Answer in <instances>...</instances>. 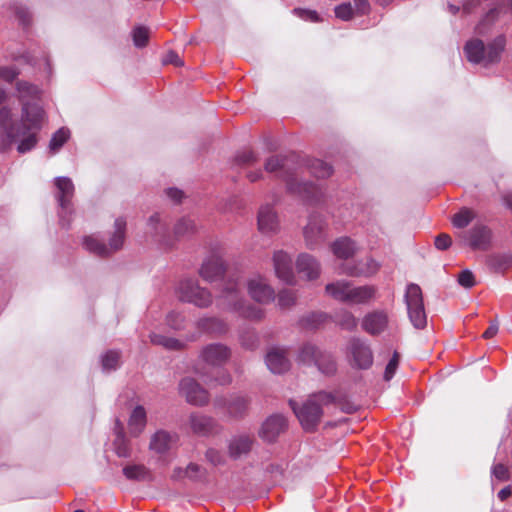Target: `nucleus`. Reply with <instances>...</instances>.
<instances>
[{
    "instance_id": "obj_1",
    "label": "nucleus",
    "mask_w": 512,
    "mask_h": 512,
    "mask_svg": "<svg viewBox=\"0 0 512 512\" xmlns=\"http://www.w3.org/2000/svg\"><path fill=\"white\" fill-rule=\"evenodd\" d=\"M16 90L22 103L20 122H14L12 111L4 106L0 109V144L7 149L17 144L19 153H26L32 150L37 143V133L42 127L45 119L44 110L29 100L36 99L40 90L36 85L27 81H18Z\"/></svg>"
},
{
    "instance_id": "obj_2",
    "label": "nucleus",
    "mask_w": 512,
    "mask_h": 512,
    "mask_svg": "<svg viewBox=\"0 0 512 512\" xmlns=\"http://www.w3.org/2000/svg\"><path fill=\"white\" fill-rule=\"evenodd\" d=\"M226 264L218 254L208 256L199 270L200 276L209 283L220 281L216 287V307L223 312L235 313L249 320H261L264 310L249 303L242 293V281L238 273L224 278Z\"/></svg>"
},
{
    "instance_id": "obj_3",
    "label": "nucleus",
    "mask_w": 512,
    "mask_h": 512,
    "mask_svg": "<svg viewBox=\"0 0 512 512\" xmlns=\"http://www.w3.org/2000/svg\"><path fill=\"white\" fill-rule=\"evenodd\" d=\"M265 170L276 173L285 181L289 193L309 204H318L325 196V188L322 185L302 180V169L294 166L291 158L271 156L265 163Z\"/></svg>"
},
{
    "instance_id": "obj_4",
    "label": "nucleus",
    "mask_w": 512,
    "mask_h": 512,
    "mask_svg": "<svg viewBox=\"0 0 512 512\" xmlns=\"http://www.w3.org/2000/svg\"><path fill=\"white\" fill-rule=\"evenodd\" d=\"M506 43L507 39L504 34L496 36L487 45L481 39L475 37L466 42L464 54L469 62L487 67L501 60Z\"/></svg>"
},
{
    "instance_id": "obj_5",
    "label": "nucleus",
    "mask_w": 512,
    "mask_h": 512,
    "mask_svg": "<svg viewBox=\"0 0 512 512\" xmlns=\"http://www.w3.org/2000/svg\"><path fill=\"white\" fill-rule=\"evenodd\" d=\"M334 401V396L331 393L319 392L312 395L301 408L296 406V403L290 400L289 404L299 419L302 427L305 430H313L320 422L323 414V406H326Z\"/></svg>"
},
{
    "instance_id": "obj_6",
    "label": "nucleus",
    "mask_w": 512,
    "mask_h": 512,
    "mask_svg": "<svg viewBox=\"0 0 512 512\" xmlns=\"http://www.w3.org/2000/svg\"><path fill=\"white\" fill-rule=\"evenodd\" d=\"M176 294L180 301L199 308H207L213 303L212 293L207 288L201 287L193 278L180 280L176 286Z\"/></svg>"
},
{
    "instance_id": "obj_7",
    "label": "nucleus",
    "mask_w": 512,
    "mask_h": 512,
    "mask_svg": "<svg viewBox=\"0 0 512 512\" xmlns=\"http://www.w3.org/2000/svg\"><path fill=\"white\" fill-rule=\"evenodd\" d=\"M404 298L412 325L417 329L424 328L427 324V317L420 286L415 283L408 284Z\"/></svg>"
},
{
    "instance_id": "obj_8",
    "label": "nucleus",
    "mask_w": 512,
    "mask_h": 512,
    "mask_svg": "<svg viewBox=\"0 0 512 512\" xmlns=\"http://www.w3.org/2000/svg\"><path fill=\"white\" fill-rule=\"evenodd\" d=\"M465 245L472 250L487 251L493 245V231L484 222H475L471 228L459 234Z\"/></svg>"
},
{
    "instance_id": "obj_9",
    "label": "nucleus",
    "mask_w": 512,
    "mask_h": 512,
    "mask_svg": "<svg viewBox=\"0 0 512 512\" xmlns=\"http://www.w3.org/2000/svg\"><path fill=\"white\" fill-rule=\"evenodd\" d=\"M231 357V349L223 343H210L205 345L199 353V369L220 368Z\"/></svg>"
},
{
    "instance_id": "obj_10",
    "label": "nucleus",
    "mask_w": 512,
    "mask_h": 512,
    "mask_svg": "<svg viewBox=\"0 0 512 512\" xmlns=\"http://www.w3.org/2000/svg\"><path fill=\"white\" fill-rule=\"evenodd\" d=\"M246 285L249 296L259 304H268L275 299L274 289L261 275L251 276Z\"/></svg>"
},
{
    "instance_id": "obj_11",
    "label": "nucleus",
    "mask_w": 512,
    "mask_h": 512,
    "mask_svg": "<svg viewBox=\"0 0 512 512\" xmlns=\"http://www.w3.org/2000/svg\"><path fill=\"white\" fill-rule=\"evenodd\" d=\"M326 227L325 219L321 215L312 214L309 217L308 223L303 230L305 244L309 249H315L326 239Z\"/></svg>"
},
{
    "instance_id": "obj_12",
    "label": "nucleus",
    "mask_w": 512,
    "mask_h": 512,
    "mask_svg": "<svg viewBox=\"0 0 512 512\" xmlns=\"http://www.w3.org/2000/svg\"><path fill=\"white\" fill-rule=\"evenodd\" d=\"M179 392L192 405L202 406L209 400L207 390L191 377H185L180 381Z\"/></svg>"
},
{
    "instance_id": "obj_13",
    "label": "nucleus",
    "mask_w": 512,
    "mask_h": 512,
    "mask_svg": "<svg viewBox=\"0 0 512 512\" xmlns=\"http://www.w3.org/2000/svg\"><path fill=\"white\" fill-rule=\"evenodd\" d=\"M272 261L276 277L285 284L294 285L296 277L291 256L284 250H276L273 253Z\"/></svg>"
},
{
    "instance_id": "obj_14",
    "label": "nucleus",
    "mask_w": 512,
    "mask_h": 512,
    "mask_svg": "<svg viewBox=\"0 0 512 512\" xmlns=\"http://www.w3.org/2000/svg\"><path fill=\"white\" fill-rule=\"evenodd\" d=\"M155 243L168 248L173 245V240L168 236V227L162 222L159 214L151 215L147 222L146 232Z\"/></svg>"
},
{
    "instance_id": "obj_15",
    "label": "nucleus",
    "mask_w": 512,
    "mask_h": 512,
    "mask_svg": "<svg viewBox=\"0 0 512 512\" xmlns=\"http://www.w3.org/2000/svg\"><path fill=\"white\" fill-rule=\"evenodd\" d=\"M249 403V398L243 394H233L229 398L221 397L215 400L217 408H224L233 417L243 416L249 407Z\"/></svg>"
},
{
    "instance_id": "obj_16",
    "label": "nucleus",
    "mask_w": 512,
    "mask_h": 512,
    "mask_svg": "<svg viewBox=\"0 0 512 512\" xmlns=\"http://www.w3.org/2000/svg\"><path fill=\"white\" fill-rule=\"evenodd\" d=\"M349 351L356 367L367 369L372 365L373 354L370 346L361 339H352L349 343Z\"/></svg>"
},
{
    "instance_id": "obj_17",
    "label": "nucleus",
    "mask_w": 512,
    "mask_h": 512,
    "mask_svg": "<svg viewBox=\"0 0 512 512\" xmlns=\"http://www.w3.org/2000/svg\"><path fill=\"white\" fill-rule=\"evenodd\" d=\"M295 264L297 272L308 281L316 280L321 274L320 262L311 254H299Z\"/></svg>"
},
{
    "instance_id": "obj_18",
    "label": "nucleus",
    "mask_w": 512,
    "mask_h": 512,
    "mask_svg": "<svg viewBox=\"0 0 512 512\" xmlns=\"http://www.w3.org/2000/svg\"><path fill=\"white\" fill-rule=\"evenodd\" d=\"M257 223L259 231L263 234L272 235L279 231L278 216L270 205L260 207Z\"/></svg>"
},
{
    "instance_id": "obj_19",
    "label": "nucleus",
    "mask_w": 512,
    "mask_h": 512,
    "mask_svg": "<svg viewBox=\"0 0 512 512\" xmlns=\"http://www.w3.org/2000/svg\"><path fill=\"white\" fill-rule=\"evenodd\" d=\"M177 441L178 435L176 433L158 430L151 436L149 449L157 454H165Z\"/></svg>"
},
{
    "instance_id": "obj_20",
    "label": "nucleus",
    "mask_w": 512,
    "mask_h": 512,
    "mask_svg": "<svg viewBox=\"0 0 512 512\" xmlns=\"http://www.w3.org/2000/svg\"><path fill=\"white\" fill-rule=\"evenodd\" d=\"M266 365L274 374H282L290 368L288 353L283 348H272L266 355Z\"/></svg>"
},
{
    "instance_id": "obj_21",
    "label": "nucleus",
    "mask_w": 512,
    "mask_h": 512,
    "mask_svg": "<svg viewBox=\"0 0 512 512\" xmlns=\"http://www.w3.org/2000/svg\"><path fill=\"white\" fill-rule=\"evenodd\" d=\"M286 419L279 414L272 415L262 424L259 435L265 441H274L286 428Z\"/></svg>"
},
{
    "instance_id": "obj_22",
    "label": "nucleus",
    "mask_w": 512,
    "mask_h": 512,
    "mask_svg": "<svg viewBox=\"0 0 512 512\" xmlns=\"http://www.w3.org/2000/svg\"><path fill=\"white\" fill-rule=\"evenodd\" d=\"M195 326L201 332L211 336H222L229 330V325L225 320L214 316L198 319Z\"/></svg>"
},
{
    "instance_id": "obj_23",
    "label": "nucleus",
    "mask_w": 512,
    "mask_h": 512,
    "mask_svg": "<svg viewBox=\"0 0 512 512\" xmlns=\"http://www.w3.org/2000/svg\"><path fill=\"white\" fill-rule=\"evenodd\" d=\"M388 325V315L385 311H373L362 320V328L371 335L382 333Z\"/></svg>"
},
{
    "instance_id": "obj_24",
    "label": "nucleus",
    "mask_w": 512,
    "mask_h": 512,
    "mask_svg": "<svg viewBox=\"0 0 512 512\" xmlns=\"http://www.w3.org/2000/svg\"><path fill=\"white\" fill-rule=\"evenodd\" d=\"M379 264L372 258H367L355 265L344 264L340 268V274L348 276H370L375 274L379 269Z\"/></svg>"
},
{
    "instance_id": "obj_25",
    "label": "nucleus",
    "mask_w": 512,
    "mask_h": 512,
    "mask_svg": "<svg viewBox=\"0 0 512 512\" xmlns=\"http://www.w3.org/2000/svg\"><path fill=\"white\" fill-rule=\"evenodd\" d=\"M196 373L208 384L225 386L232 382L231 374L223 366L210 369L196 368Z\"/></svg>"
},
{
    "instance_id": "obj_26",
    "label": "nucleus",
    "mask_w": 512,
    "mask_h": 512,
    "mask_svg": "<svg viewBox=\"0 0 512 512\" xmlns=\"http://www.w3.org/2000/svg\"><path fill=\"white\" fill-rule=\"evenodd\" d=\"M55 186L58 189V201L62 212L70 208V200L74 193V185L68 177H57Z\"/></svg>"
},
{
    "instance_id": "obj_27",
    "label": "nucleus",
    "mask_w": 512,
    "mask_h": 512,
    "mask_svg": "<svg viewBox=\"0 0 512 512\" xmlns=\"http://www.w3.org/2000/svg\"><path fill=\"white\" fill-rule=\"evenodd\" d=\"M352 283L347 280H337L328 283L325 287L326 294L331 298L348 304Z\"/></svg>"
},
{
    "instance_id": "obj_28",
    "label": "nucleus",
    "mask_w": 512,
    "mask_h": 512,
    "mask_svg": "<svg viewBox=\"0 0 512 512\" xmlns=\"http://www.w3.org/2000/svg\"><path fill=\"white\" fill-rule=\"evenodd\" d=\"M376 289L371 285L354 286L352 284L349 305H364L374 299Z\"/></svg>"
},
{
    "instance_id": "obj_29",
    "label": "nucleus",
    "mask_w": 512,
    "mask_h": 512,
    "mask_svg": "<svg viewBox=\"0 0 512 512\" xmlns=\"http://www.w3.org/2000/svg\"><path fill=\"white\" fill-rule=\"evenodd\" d=\"M253 438L246 434L236 435L229 442V454L237 459L246 455L252 447Z\"/></svg>"
},
{
    "instance_id": "obj_30",
    "label": "nucleus",
    "mask_w": 512,
    "mask_h": 512,
    "mask_svg": "<svg viewBox=\"0 0 512 512\" xmlns=\"http://www.w3.org/2000/svg\"><path fill=\"white\" fill-rule=\"evenodd\" d=\"M333 254L339 259L352 257L356 250V244L348 237H340L331 244Z\"/></svg>"
},
{
    "instance_id": "obj_31",
    "label": "nucleus",
    "mask_w": 512,
    "mask_h": 512,
    "mask_svg": "<svg viewBox=\"0 0 512 512\" xmlns=\"http://www.w3.org/2000/svg\"><path fill=\"white\" fill-rule=\"evenodd\" d=\"M215 421L206 415L192 414L190 416V427L195 434L208 435L214 429Z\"/></svg>"
},
{
    "instance_id": "obj_32",
    "label": "nucleus",
    "mask_w": 512,
    "mask_h": 512,
    "mask_svg": "<svg viewBox=\"0 0 512 512\" xmlns=\"http://www.w3.org/2000/svg\"><path fill=\"white\" fill-rule=\"evenodd\" d=\"M146 426V411L142 406H136L129 418V432L133 436L140 435Z\"/></svg>"
},
{
    "instance_id": "obj_33",
    "label": "nucleus",
    "mask_w": 512,
    "mask_h": 512,
    "mask_svg": "<svg viewBox=\"0 0 512 512\" xmlns=\"http://www.w3.org/2000/svg\"><path fill=\"white\" fill-rule=\"evenodd\" d=\"M319 353H322V351L316 345L312 343H305L299 349L297 361L303 365L316 366V362L319 359Z\"/></svg>"
},
{
    "instance_id": "obj_34",
    "label": "nucleus",
    "mask_w": 512,
    "mask_h": 512,
    "mask_svg": "<svg viewBox=\"0 0 512 512\" xmlns=\"http://www.w3.org/2000/svg\"><path fill=\"white\" fill-rule=\"evenodd\" d=\"M123 474L128 480L133 481H151L153 479L151 471L143 464H131L123 468Z\"/></svg>"
},
{
    "instance_id": "obj_35",
    "label": "nucleus",
    "mask_w": 512,
    "mask_h": 512,
    "mask_svg": "<svg viewBox=\"0 0 512 512\" xmlns=\"http://www.w3.org/2000/svg\"><path fill=\"white\" fill-rule=\"evenodd\" d=\"M115 231L110 238L109 246L107 248L109 249V255L117 250H119L123 243H124V236H125V228H126V222L122 218H117L114 223Z\"/></svg>"
},
{
    "instance_id": "obj_36",
    "label": "nucleus",
    "mask_w": 512,
    "mask_h": 512,
    "mask_svg": "<svg viewBox=\"0 0 512 512\" xmlns=\"http://www.w3.org/2000/svg\"><path fill=\"white\" fill-rule=\"evenodd\" d=\"M476 212L470 208H461L453 217L452 224L455 228L463 229L466 228L476 219Z\"/></svg>"
},
{
    "instance_id": "obj_37",
    "label": "nucleus",
    "mask_w": 512,
    "mask_h": 512,
    "mask_svg": "<svg viewBox=\"0 0 512 512\" xmlns=\"http://www.w3.org/2000/svg\"><path fill=\"white\" fill-rule=\"evenodd\" d=\"M83 247L90 253L100 257L109 255V249L107 246L94 235L84 237Z\"/></svg>"
},
{
    "instance_id": "obj_38",
    "label": "nucleus",
    "mask_w": 512,
    "mask_h": 512,
    "mask_svg": "<svg viewBox=\"0 0 512 512\" xmlns=\"http://www.w3.org/2000/svg\"><path fill=\"white\" fill-rule=\"evenodd\" d=\"M116 438L114 440L115 452L119 457H129L130 447L128 441L123 434V427L119 421L116 422L115 426Z\"/></svg>"
},
{
    "instance_id": "obj_39",
    "label": "nucleus",
    "mask_w": 512,
    "mask_h": 512,
    "mask_svg": "<svg viewBox=\"0 0 512 512\" xmlns=\"http://www.w3.org/2000/svg\"><path fill=\"white\" fill-rule=\"evenodd\" d=\"M486 264L494 272H502L511 264V257L505 254H490L486 258Z\"/></svg>"
},
{
    "instance_id": "obj_40",
    "label": "nucleus",
    "mask_w": 512,
    "mask_h": 512,
    "mask_svg": "<svg viewBox=\"0 0 512 512\" xmlns=\"http://www.w3.org/2000/svg\"><path fill=\"white\" fill-rule=\"evenodd\" d=\"M149 337L151 343L162 346L168 350H180L183 348V343L173 337H167L158 333H151Z\"/></svg>"
},
{
    "instance_id": "obj_41",
    "label": "nucleus",
    "mask_w": 512,
    "mask_h": 512,
    "mask_svg": "<svg viewBox=\"0 0 512 512\" xmlns=\"http://www.w3.org/2000/svg\"><path fill=\"white\" fill-rule=\"evenodd\" d=\"M307 169L316 178H327L333 173L332 167L319 159H313L309 161L307 164Z\"/></svg>"
},
{
    "instance_id": "obj_42",
    "label": "nucleus",
    "mask_w": 512,
    "mask_h": 512,
    "mask_svg": "<svg viewBox=\"0 0 512 512\" xmlns=\"http://www.w3.org/2000/svg\"><path fill=\"white\" fill-rule=\"evenodd\" d=\"M318 370L324 375H333L336 370V362L332 355L328 352L322 351L319 353V359L316 362Z\"/></svg>"
},
{
    "instance_id": "obj_43",
    "label": "nucleus",
    "mask_w": 512,
    "mask_h": 512,
    "mask_svg": "<svg viewBox=\"0 0 512 512\" xmlns=\"http://www.w3.org/2000/svg\"><path fill=\"white\" fill-rule=\"evenodd\" d=\"M195 231L196 224L191 218L180 219L174 227V234L177 238L191 235Z\"/></svg>"
},
{
    "instance_id": "obj_44",
    "label": "nucleus",
    "mask_w": 512,
    "mask_h": 512,
    "mask_svg": "<svg viewBox=\"0 0 512 512\" xmlns=\"http://www.w3.org/2000/svg\"><path fill=\"white\" fill-rule=\"evenodd\" d=\"M497 18V11L492 9L490 10L486 16L477 24L475 28V33L478 36H486L489 34L490 29Z\"/></svg>"
},
{
    "instance_id": "obj_45",
    "label": "nucleus",
    "mask_w": 512,
    "mask_h": 512,
    "mask_svg": "<svg viewBox=\"0 0 512 512\" xmlns=\"http://www.w3.org/2000/svg\"><path fill=\"white\" fill-rule=\"evenodd\" d=\"M70 131L66 128H60L57 130L49 143V149L51 152L56 153L69 139Z\"/></svg>"
},
{
    "instance_id": "obj_46",
    "label": "nucleus",
    "mask_w": 512,
    "mask_h": 512,
    "mask_svg": "<svg viewBox=\"0 0 512 512\" xmlns=\"http://www.w3.org/2000/svg\"><path fill=\"white\" fill-rule=\"evenodd\" d=\"M297 295L290 289H282L277 295L278 306L282 309H287L296 304Z\"/></svg>"
},
{
    "instance_id": "obj_47",
    "label": "nucleus",
    "mask_w": 512,
    "mask_h": 512,
    "mask_svg": "<svg viewBox=\"0 0 512 512\" xmlns=\"http://www.w3.org/2000/svg\"><path fill=\"white\" fill-rule=\"evenodd\" d=\"M119 361L120 353L118 351L110 350L106 352L101 358L103 370H115L119 366Z\"/></svg>"
},
{
    "instance_id": "obj_48",
    "label": "nucleus",
    "mask_w": 512,
    "mask_h": 512,
    "mask_svg": "<svg viewBox=\"0 0 512 512\" xmlns=\"http://www.w3.org/2000/svg\"><path fill=\"white\" fill-rule=\"evenodd\" d=\"M337 323L345 330L351 331L357 326V319L354 315L346 310L341 311L337 315Z\"/></svg>"
},
{
    "instance_id": "obj_49",
    "label": "nucleus",
    "mask_w": 512,
    "mask_h": 512,
    "mask_svg": "<svg viewBox=\"0 0 512 512\" xmlns=\"http://www.w3.org/2000/svg\"><path fill=\"white\" fill-rule=\"evenodd\" d=\"M134 45L138 48L145 47L149 39V30L146 27L138 26L132 32Z\"/></svg>"
},
{
    "instance_id": "obj_50",
    "label": "nucleus",
    "mask_w": 512,
    "mask_h": 512,
    "mask_svg": "<svg viewBox=\"0 0 512 512\" xmlns=\"http://www.w3.org/2000/svg\"><path fill=\"white\" fill-rule=\"evenodd\" d=\"M166 323L171 329L181 330L184 328L185 317L179 312L171 311L166 316Z\"/></svg>"
},
{
    "instance_id": "obj_51",
    "label": "nucleus",
    "mask_w": 512,
    "mask_h": 512,
    "mask_svg": "<svg viewBox=\"0 0 512 512\" xmlns=\"http://www.w3.org/2000/svg\"><path fill=\"white\" fill-rule=\"evenodd\" d=\"M205 469L195 463H190L185 468V476L191 480L197 481L205 477Z\"/></svg>"
},
{
    "instance_id": "obj_52",
    "label": "nucleus",
    "mask_w": 512,
    "mask_h": 512,
    "mask_svg": "<svg viewBox=\"0 0 512 512\" xmlns=\"http://www.w3.org/2000/svg\"><path fill=\"white\" fill-rule=\"evenodd\" d=\"M335 15L337 18L348 21L354 15V9L351 3H342L335 8Z\"/></svg>"
},
{
    "instance_id": "obj_53",
    "label": "nucleus",
    "mask_w": 512,
    "mask_h": 512,
    "mask_svg": "<svg viewBox=\"0 0 512 512\" xmlns=\"http://www.w3.org/2000/svg\"><path fill=\"white\" fill-rule=\"evenodd\" d=\"M293 13L305 21H310V22H319L320 21V17L315 10L295 8L293 10Z\"/></svg>"
},
{
    "instance_id": "obj_54",
    "label": "nucleus",
    "mask_w": 512,
    "mask_h": 512,
    "mask_svg": "<svg viewBox=\"0 0 512 512\" xmlns=\"http://www.w3.org/2000/svg\"><path fill=\"white\" fill-rule=\"evenodd\" d=\"M399 365V354L397 352H394L392 358L388 362L385 372H384V379L389 381L393 378L397 368Z\"/></svg>"
},
{
    "instance_id": "obj_55",
    "label": "nucleus",
    "mask_w": 512,
    "mask_h": 512,
    "mask_svg": "<svg viewBox=\"0 0 512 512\" xmlns=\"http://www.w3.org/2000/svg\"><path fill=\"white\" fill-rule=\"evenodd\" d=\"M458 283L464 288L473 287L475 285L473 273L468 269L463 270L458 276Z\"/></svg>"
},
{
    "instance_id": "obj_56",
    "label": "nucleus",
    "mask_w": 512,
    "mask_h": 512,
    "mask_svg": "<svg viewBox=\"0 0 512 512\" xmlns=\"http://www.w3.org/2000/svg\"><path fill=\"white\" fill-rule=\"evenodd\" d=\"M326 319V315L323 313H312L304 319L305 325L310 328H315L319 324L323 323Z\"/></svg>"
},
{
    "instance_id": "obj_57",
    "label": "nucleus",
    "mask_w": 512,
    "mask_h": 512,
    "mask_svg": "<svg viewBox=\"0 0 512 512\" xmlns=\"http://www.w3.org/2000/svg\"><path fill=\"white\" fill-rule=\"evenodd\" d=\"M451 244L452 240L448 234H440L435 238V246L439 250H446Z\"/></svg>"
},
{
    "instance_id": "obj_58",
    "label": "nucleus",
    "mask_w": 512,
    "mask_h": 512,
    "mask_svg": "<svg viewBox=\"0 0 512 512\" xmlns=\"http://www.w3.org/2000/svg\"><path fill=\"white\" fill-rule=\"evenodd\" d=\"M492 475L500 481L508 479V469L503 464H496L492 468Z\"/></svg>"
},
{
    "instance_id": "obj_59",
    "label": "nucleus",
    "mask_w": 512,
    "mask_h": 512,
    "mask_svg": "<svg viewBox=\"0 0 512 512\" xmlns=\"http://www.w3.org/2000/svg\"><path fill=\"white\" fill-rule=\"evenodd\" d=\"M19 72L12 67H0V78L7 81L12 82Z\"/></svg>"
},
{
    "instance_id": "obj_60",
    "label": "nucleus",
    "mask_w": 512,
    "mask_h": 512,
    "mask_svg": "<svg viewBox=\"0 0 512 512\" xmlns=\"http://www.w3.org/2000/svg\"><path fill=\"white\" fill-rule=\"evenodd\" d=\"M236 160L239 164H252L257 161V158L253 151H244L237 156Z\"/></svg>"
},
{
    "instance_id": "obj_61",
    "label": "nucleus",
    "mask_w": 512,
    "mask_h": 512,
    "mask_svg": "<svg viewBox=\"0 0 512 512\" xmlns=\"http://www.w3.org/2000/svg\"><path fill=\"white\" fill-rule=\"evenodd\" d=\"M206 458L214 465L220 464L222 462V455L220 452L212 448L207 450Z\"/></svg>"
},
{
    "instance_id": "obj_62",
    "label": "nucleus",
    "mask_w": 512,
    "mask_h": 512,
    "mask_svg": "<svg viewBox=\"0 0 512 512\" xmlns=\"http://www.w3.org/2000/svg\"><path fill=\"white\" fill-rule=\"evenodd\" d=\"M164 63L173 64L175 66L183 65L182 59L178 56V54H176L175 52H172V51L167 53V55L165 56V59H164Z\"/></svg>"
},
{
    "instance_id": "obj_63",
    "label": "nucleus",
    "mask_w": 512,
    "mask_h": 512,
    "mask_svg": "<svg viewBox=\"0 0 512 512\" xmlns=\"http://www.w3.org/2000/svg\"><path fill=\"white\" fill-rule=\"evenodd\" d=\"M354 2V11L359 14H364L368 11L369 4L367 0H353Z\"/></svg>"
},
{
    "instance_id": "obj_64",
    "label": "nucleus",
    "mask_w": 512,
    "mask_h": 512,
    "mask_svg": "<svg viewBox=\"0 0 512 512\" xmlns=\"http://www.w3.org/2000/svg\"><path fill=\"white\" fill-rule=\"evenodd\" d=\"M240 341L243 347L247 349H252L255 346L256 338L254 333H251L247 339L244 336H241Z\"/></svg>"
}]
</instances>
